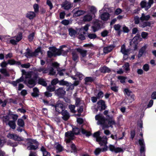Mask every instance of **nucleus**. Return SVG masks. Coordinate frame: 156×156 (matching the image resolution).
Here are the masks:
<instances>
[{
	"label": "nucleus",
	"mask_w": 156,
	"mask_h": 156,
	"mask_svg": "<svg viewBox=\"0 0 156 156\" xmlns=\"http://www.w3.org/2000/svg\"><path fill=\"white\" fill-rule=\"evenodd\" d=\"M55 93L59 97H61L65 94L66 91L62 88H59L55 91Z\"/></svg>",
	"instance_id": "nucleus-17"
},
{
	"label": "nucleus",
	"mask_w": 156,
	"mask_h": 156,
	"mask_svg": "<svg viewBox=\"0 0 156 156\" xmlns=\"http://www.w3.org/2000/svg\"><path fill=\"white\" fill-rule=\"evenodd\" d=\"M41 151L43 153V156H50V153L47 151L44 147L42 146L41 148Z\"/></svg>",
	"instance_id": "nucleus-31"
},
{
	"label": "nucleus",
	"mask_w": 156,
	"mask_h": 156,
	"mask_svg": "<svg viewBox=\"0 0 156 156\" xmlns=\"http://www.w3.org/2000/svg\"><path fill=\"white\" fill-rule=\"evenodd\" d=\"M38 83L39 84L44 86H46L47 85L45 81L43 79H40L39 80Z\"/></svg>",
	"instance_id": "nucleus-51"
},
{
	"label": "nucleus",
	"mask_w": 156,
	"mask_h": 156,
	"mask_svg": "<svg viewBox=\"0 0 156 156\" xmlns=\"http://www.w3.org/2000/svg\"><path fill=\"white\" fill-rule=\"evenodd\" d=\"M62 119L65 121L68 120L70 117L69 113L66 110L62 111Z\"/></svg>",
	"instance_id": "nucleus-20"
},
{
	"label": "nucleus",
	"mask_w": 156,
	"mask_h": 156,
	"mask_svg": "<svg viewBox=\"0 0 156 156\" xmlns=\"http://www.w3.org/2000/svg\"><path fill=\"white\" fill-rule=\"evenodd\" d=\"M38 75H35L32 78L24 80L25 83L30 88H32L36 85V80L37 79Z\"/></svg>",
	"instance_id": "nucleus-6"
},
{
	"label": "nucleus",
	"mask_w": 156,
	"mask_h": 156,
	"mask_svg": "<svg viewBox=\"0 0 156 156\" xmlns=\"http://www.w3.org/2000/svg\"><path fill=\"white\" fill-rule=\"evenodd\" d=\"M60 48V49H57L58 55H65L71 50V47L69 46L63 45L61 46Z\"/></svg>",
	"instance_id": "nucleus-5"
},
{
	"label": "nucleus",
	"mask_w": 156,
	"mask_h": 156,
	"mask_svg": "<svg viewBox=\"0 0 156 156\" xmlns=\"http://www.w3.org/2000/svg\"><path fill=\"white\" fill-rule=\"evenodd\" d=\"M55 87L54 85H49L47 87V90L49 91L52 92L54 91L55 90Z\"/></svg>",
	"instance_id": "nucleus-52"
},
{
	"label": "nucleus",
	"mask_w": 156,
	"mask_h": 156,
	"mask_svg": "<svg viewBox=\"0 0 156 156\" xmlns=\"http://www.w3.org/2000/svg\"><path fill=\"white\" fill-rule=\"evenodd\" d=\"M147 47V45L145 44L140 48L138 54V57L139 58H140L142 56L143 54L145 51Z\"/></svg>",
	"instance_id": "nucleus-27"
},
{
	"label": "nucleus",
	"mask_w": 156,
	"mask_h": 156,
	"mask_svg": "<svg viewBox=\"0 0 156 156\" xmlns=\"http://www.w3.org/2000/svg\"><path fill=\"white\" fill-rule=\"evenodd\" d=\"M142 40V39L140 37V35H137L133 37L132 40L130 41V45H131L132 42H133V43L135 44L136 46L138 44L139 42L141 41Z\"/></svg>",
	"instance_id": "nucleus-14"
},
{
	"label": "nucleus",
	"mask_w": 156,
	"mask_h": 156,
	"mask_svg": "<svg viewBox=\"0 0 156 156\" xmlns=\"http://www.w3.org/2000/svg\"><path fill=\"white\" fill-rule=\"evenodd\" d=\"M56 148L59 152L61 151L62 150V147L59 144H57L56 145Z\"/></svg>",
	"instance_id": "nucleus-59"
},
{
	"label": "nucleus",
	"mask_w": 156,
	"mask_h": 156,
	"mask_svg": "<svg viewBox=\"0 0 156 156\" xmlns=\"http://www.w3.org/2000/svg\"><path fill=\"white\" fill-rule=\"evenodd\" d=\"M69 35L73 37H74L77 33L76 31L72 28H69Z\"/></svg>",
	"instance_id": "nucleus-40"
},
{
	"label": "nucleus",
	"mask_w": 156,
	"mask_h": 156,
	"mask_svg": "<svg viewBox=\"0 0 156 156\" xmlns=\"http://www.w3.org/2000/svg\"><path fill=\"white\" fill-rule=\"evenodd\" d=\"M33 8L34 9L35 12H37L39 11V6L37 4H35L33 5Z\"/></svg>",
	"instance_id": "nucleus-56"
},
{
	"label": "nucleus",
	"mask_w": 156,
	"mask_h": 156,
	"mask_svg": "<svg viewBox=\"0 0 156 156\" xmlns=\"http://www.w3.org/2000/svg\"><path fill=\"white\" fill-rule=\"evenodd\" d=\"M129 49H126L125 46L124 44H123L122 45L121 51L123 54L129 53Z\"/></svg>",
	"instance_id": "nucleus-37"
},
{
	"label": "nucleus",
	"mask_w": 156,
	"mask_h": 156,
	"mask_svg": "<svg viewBox=\"0 0 156 156\" xmlns=\"http://www.w3.org/2000/svg\"><path fill=\"white\" fill-rule=\"evenodd\" d=\"M6 36L4 37L5 39H6V42L8 43H10L13 45H15L19 42L23 38L22 34L20 32L16 36L12 37L9 41L7 39Z\"/></svg>",
	"instance_id": "nucleus-3"
},
{
	"label": "nucleus",
	"mask_w": 156,
	"mask_h": 156,
	"mask_svg": "<svg viewBox=\"0 0 156 156\" xmlns=\"http://www.w3.org/2000/svg\"><path fill=\"white\" fill-rule=\"evenodd\" d=\"M55 110L59 113L62 112L64 111V106L63 105L60 103L58 102L55 106Z\"/></svg>",
	"instance_id": "nucleus-15"
},
{
	"label": "nucleus",
	"mask_w": 156,
	"mask_h": 156,
	"mask_svg": "<svg viewBox=\"0 0 156 156\" xmlns=\"http://www.w3.org/2000/svg\"><path fill=\"white\" fill-rule=\"evenodd\" d=\"M134 23L136 24H140V18L138 16H136L134 17Z\"/></svg>",
	"instance_id": "nucleus-55"
},
{
	"label": "nucleus",
	"mask_w": 156,
	"mask_h": 156,
	"mask_svg": "<svg viewBox=\"0 0 156 156\" xmlns=\"http://www.w3.org/2000/svg\"><path fill=\"white\" fill-rule=\"evenodd\" d=\"M90 10L91 12L94 14L97 12L96 8L94 6H91L90 8Z\"/></svg>",
	"instance_id": "nucleus-63"
},
{
	"label": "nucleus",
	"mask_w": 156,
	"mask_h": 156,
	"mask_svg": "<svg viewBox=\"0 0 156 156\" xmlns=\"http://www.w3.org/2000/svg\"><path fill=\"white\" fill-rule=\"evenodd\" d=\"M36 16L35 12L32 11L28 12L26 15L27 17L30 20L33 19Z\"/></svg>",
	"instance_id": "nucleus-25"
},
{
	"label": "nucleus",
	"mask_w": 156,
	"mask_h": 156,
	"mask_svg": "<svg viewBox=\"0 0 156 156\" xmlns=\"http://www.w3.org/2000/svg\"><path fill=\"white\" fill-rule=\"evenodd\" d=\"M7 145H9L12 147H16L17 146L18 144L17 142H12L10 140H9L7 142Z\"/></svg>",
	"instance_id": "nucleus-47"
},
{
	"label": "nucleus",
	"mask_w": 156,
	"mask_h": 156,
	"mask_svg": "<svg viewBox=\"0 0 156 156\" xmlns=\"http://www.w3.org/2000/svg\"><path fill=\"white\" fill-rule=\"evenodd\" d=\"M39 90L38 88L35 87L33 89V92L31 94V95L34 97H37L39 95Z\"/></svg>",
	"instance_id": "nucleus-38"
},
{
	"label": "nucleus",
	"mask_w": 156,
	"mask_h": 156,
	"mask_svg": "<svg viewBox=\"0 0 156 156\" xmlns=\"http://www.w3.org/2000/svg\"><path fill=\"white\" fill-rule=\"evenodd\" d=\"M61 6L65 9L69 10L73 6V5L70 2L66 1L62 4Z\"/></svg>",
	"instance_id": "nucleus-18"
},
{
	"label": "nucleus",
	"mask_w": 156,
	"mask_h": 156,
	"mask_svg": "<svg viewBox=\"0 0 156 156\" xmlns=\"http://www.w3.org/2000/svg\"><path fill=\"white\" fill-rule=\"evenodd\" d=\"M110 17V14L108 12H104L101 15V18L104 21L108 20Z\"/></svg>",
	"instance_id": "nucleus-26"
},
{
	"label": "nucleus",
	"mask_w": 156,
	"mask_h": 156,
	"mask_svg": "<svg viewBox=\"0 0 156 156\" xmlns=\"http://www.w3.org/2000/svg\"><path fill=\"white\" fill-rule=\"evenodd\" d=\"M150 23L148 22L142 21L140 23L139 27L142 28H144L145 27L149 25Z\"/></svg>",
	"instance_id": "nucleus-43"
},
{
	"label": "nucleus",
	"mask_w": 156,
	"mask_h": 156,
	"mask_svg": "<svg viewBox=\"0 0 156 156\" xmlns=\"http://www.w3.org/2000/svg\"><path fill=\"white\" fill-rule=\"evenodd\" d=\"M108 147L107 146H106L104 147V148L101 149L98 148L96 149L94 151V153L96 155L98 154L101 152H104L107 150Z\"/></svg>",
	"instance_id": "nucleus-21"
},
{
	"label": "nucleus",
	"mask_w": 156,
	"mask_h": 156,
	"mask_svg": "<svg viewBox=\"0 0 156 156\" xmlns=\"http://www.w3.org/2000/svg\"><path fill=\"white\" fill-rule=\"evenodd\" d=\"M108 124L109 127H111L113 128L112 125L115 124V122L114 119L112 117H110L108 119Z\"/></svg>",
	"instance_id": "nucleus-30"
},
{
	"label": "nucleus",
	"mask_w": 156,
	"mask_h": 156,
	"mask_svg": "<svg viewBox=\"0 0 156 156\" xmlns=\"http://www.w3.org/2000/svg\"><path fill=\"white\" fill-rule=\"evenodd\" d=\"M153 0H149L147 3L145 1H142L140 4L142 8H145V10H147L151 7V5L153 4Z\"/></svg>",
	"instance_id": "nucleus-8"
},
{
	"label": "nucleus",
	"mask_w": 156,
	"mask_h": 156,
	"mask_svg": "<svg viewBox=\"0 0 156 156\" xmlns=\"http://www.w3.org/2000/svg\"><path fill=\"white\" fill-rule=\"evenodd\" d=\"M121 26L119 24H115L113 28L116 31H119Z\"/></svg>",
	"instance_id": "nucleus-58"
},
{
	"label": "nucleus",
	"mask_w": 156,
	"mask_h": 156,
	"mask_svg": "<svg viewBox=\"0 0 156 156\" xmlns=\"http://www.w3.org/2000/svg\"><path fill=\"white\" fill-rule=\"evenodd\" d=\"M114 48L113 45H111L105 47L103 48V52L105 54H107L111 51Z\"/></svg>",
	"instance_id": "nucleus-24"
},
{
	"label": "nucleus",
	"mask_w": 156,
	"mask_h": 156,
	"mask_svg": "<svg viewBox=\"0 0 156 156\" xmlns=\"http://www.w3.org/2000/svg\"><path fill=\"white\" fill-rule=\"evenodd\" d=\"M77 9V8H76L73 11L75 16H78L84 14L85 12L84 11L81 10H78Z\"/></svg>",
	"instance_id": "nucleus-19"
},
{
	"label": "nucleus",
	"mask_w": 156,
	"mask_h": 156,
	"mask_svg": "<svg viewBox=\"0 0 156 156\" xmlns=\"http://www.w3.org/2000/svg\"><path fill=\"white\" fill-rule=\"evenodd\" d=\"M100 70L101 72L103 73H109L110 71L109 68L106 66H104L101 68Z\"/></svg>",
	"instance_id": "nucleus-42"
},
{
	"label": "nucleus",
	"mask_w": 156,
	"mask_h": 156,
	"mask_svg": "<svg viewBox=\"0 0 156 156\" xmlns=\"http://www.w3.org/2000/svg\"><path fill=\"white\" fill-rule=\"evenodd\" d=\"M34 35V33H32L29 35L28 36V39L29 41H32L33 40Z\"/></svg>",
	"instance_id": "nucleus-62"
},
{
	"label": "nucleus",
	"mask_w": 156,
	"mask_h": 156,
	"mask_svg": "<svg viewBox=\"0 0 156 156\" xmlns=\"http://www.w3.org/2000/svg\"><path fill=\"white\" fill-rule=\"evenodd\" d=\"M139 143L140 146V153L142 154L141 156H145V145L144 140L143 137L141 139H139Z\"/></svg>",
	"instance_id": "nucleus-9"
},
{
	"label": "nucleus",
	"mask_w": 156,
	"mask_h": 156,
	"mask_svg": "<svg viewBox=\"0 0 156 156\" xmlns=\"http://www.w3.org/2000/svg\"><path fill=\"white\" fill-rule=\"evenodd\" d=\"M119 80H120V82L122 83H125V80L126 79V77L122 76H119L118 77Z\"/></svg>",
	"instance_id": "nucleus-53"
},
{
	"label": "nucleus",
	"mask_w": 156,
	"mask_h": 156,
	"mask_svg": "<svg viewBox=\"0 0 156 156\" xmlns=\"http://www.w3.org/2000/svg\"><path fill=\"white\" fill-rule=\"evenodd\" d=\"M17 124L19 126L23 127L24 126V122L22 119H19L17 121Z\"/></svg>",
	"instance_id": "nucleus-45"
},
{
	"label": "nucleus",
	"mask_w": 156,
	"mask_h": 156,
	"mask_svg": "<svg viewBox=\"0 0 156 156\" xmlns=\"http://www.w3.org/2000/svg\"><path fill=\"white\" fill-rule=\"evenodd\" d=\"M0 72L5 76H9L6 69L3 68L0 69Z\"/></svg>",
	"instance_id": "nucleus-41"
},
{
	"label": "nucleus",
	"mask_w": 156,
	"mask_h": 156,
	"mask_svg": "<svg viewBox=\"0 0 156 156\" xmlns=\"http://www.w3.org/2000/svg\"><path fill=\"white\" fill-rule=\"evenodd\" d=\"M97 104L99 106L101 107V111L104 110L106 108L105 102L103 100H100L98 101L97 102Z\"/></svg>",
	"instance_id": "nucleus-22"
},
{
	"label": "nucleus",
	"mask_w": 156,
	"mask_h": 156,
	"mask_svg": "<svg viewBox=\"0 0 156 156\" xmlns=\"http://www.w3.org/2000/svg\"><path fill=\"white\" fill-rule=\"evenodd\" d=\"M24 80V77L23 76L21 77L20 78L17 79L16 81H13L12 82V84L14 86H16L17 84L20 82H22Z\"/></svg>",
	"instance_id": "nucleus-33"
},
{
	"label": "nucleus",
	"mask_w": 156,
	"mask_h": 156,
	"mask_svg": "<svg viewBox=\"0 0 156 156\" xmlns=\"http://www.w3.org/2000/svg\"><path fill=\"white\" fill-rule=\"evenodd\" d=\"M150 18V16L149 15H146L145 14L143 13L141 14V16L140 18V19L141 21H147L149 20Z\"/></svg>",
	"instance_id": "nucleus-28"
},
{
	"label": "nucleus",
	"mask_w": 156,
	"mask_h": 156,
	"mask_svg": "<svg viewBox=\"0 0 156 156\" xmlns=\"http://www.w3.org/2000/svg\"><path fill=\"white\" fill-rule=\"evenodd\" d=\"M69 108L70 110V111L72 112L73 113L75 112L76 111L74 110L75 108V106L74 105H69Z\"/></svg>",
	"instance_id": "nucleus-60"
},
{
	"label": "nucleus",
	"mask_w": 156,
	"mask_h": 156,
	"mask_svg": "<svg viewBox=\"0 0 156 156\" xmlns=\"http://www.w3.org/2000/svg\"><path fill=\"white\" fill-rule=\"evenodd\" d=\"M107 140L108 139L105 136H104L102 137H100L97 138V141L99 142V144L101 146H104L105 147L107 146Z\"/></svg>",
	"instance_id": "nucleus-10"
},
{
	"label": "nucleus",
	"mask_w": 156,
	"mask_h": 156,
	"mask_svg": "<svg viewBox=\"0 0 156 156\" xmlns=\"http://www.w3.org/2000/svg\"><path fill=\"white\" fill-rule=\"evenodd\" d=\"M80 131V130L78 128L75 127L73 128L72 133L69 131L65 133V140L67 143H69L71 140L73 139L74 135L78 134Z\"/></svg>",
	"instance_id": "nucleus-1"
},
{
	"label": "nucleus",
	"mask_w": 156,
	"mask_h": 156,
	"mask_svg": "<svg viewBox=\"0 0 156 156\" xmlns=\"http://www.w3.org/2000/svg\"><path fill=\"white\" fill-rule=\"evenodd\" d=\"M59 83V85H67L68 84V83L67 81L63 80L60 81Z\"/></svg>",
	"instance_id": "nucleus-61"
},
{
	"label": "nucleus",
	"mask_w": 156,
	"mask_h": 156,
	"mask_svg": "<svg viewBox=\"0 0 156 156\" xmlns=\"http://www.w3.org/2000/svg\"><path fill=\"white\" fill-rule=\"evenodd\" d=\"M143 69L146 72L148 71L149 69V66L148 64H146L143 67Z\"/></svg>",
	"instance_id": "nucleus-57"
},
{
	"label": "nucleus",
	"mask_w": 156,
	"mask_h": 156,
	"mask_svg": "<svg viewBox=\"0 0 156 156\" xmlns=\"http://www.w3.org/2000/svg\"><path fill=\"white\" fill-rule=\"evenodd\" d=\"M87 37L90 39H95L97 36L95 34L88 33Z\"/></svg>",
	"instance_id": "nucleus-49"
},
{
	"label": "nucleus",
	"mask_w": 156,
	"mask_h": 156,
	"mask_svg": "<svg viewBox=\"0 0 156 156\" xmlns=\"http://www.w3.org/2000/svg\"><path fill=\"white\" fill-rule=\"evenodd\" d=\"M27 51L24 53L25 55L27 58H30L31 57L35 56L38 55L39 53L42 54L41 51V48H38L34 52H32L30 50L29 48H27L26 50Z\"/></svg>",
	"instance_id": "nucleus-4"
},
{
	"label": "nucleus",
	"mask_w": 156,
	"mask_h": 156,
	"mask_svg": "<svg viewBox=\"0 0 156 156\" xmlns=\"http://www.w3.org/2000/svg\"><path fill=\"white\" fill-rule=\"evenodd\" d=\"M49 50L50 51H48V55L49 57L57 55V49L55 47L50 48Z\"/></svg>",
	"instance_id": "nucleus-12"
},
{
	"label": "nucleus",
	"mask_w": 156,
	"mask_h": 156,
	"mask_svg": "<svg viewBox=\"0 0 156 156\" xmlns=\"http://www.w3.org/2000/svg\"><path fill=\"white\" fill-rule=\"evenodd\" d=\"M8 63L10 65H13L14 64L20 65V63L18 62H16L14 59H12L8 61Z\"/></svg>",
	"instance_id": "nucleus-46"
},
{
	"label": "nucleus",
	"mask_w": 156,
	"mask_h": 156,
	"mask_svg": "<svg viewBox=\"0 0 156 156\" xmlns=\"http://www.w3.org/2000/svg\"><path fill=\"white\" fill-rule=\"evenodd\" d=\"M100 25L98 22H96L94 23V25L92 27L93 31L94 32L97 31L99 28Z\"/></svg>",
	"instance_id": "nucleus-35"
},
{
	"label": "nucleus",
	"mask_w": 156,
	"mask_h": 156,
	"mask_svg": "<svg viewBox=\"0 0 156 156\" xmlns=\"http://www.w3.org/2000/svg\"><path fill=\"white\" fill-rule=\"evenodd\" d=\"M81 130L82 133L85 135L87 137H88L91 135V133L89 131H87L83 128H82Z\"/></svg>",
	"instance_id": "nucleus-44"
},
{
	"label": "nucleus",
	"mask_w": 156,
	"mask_h": 156,
	"mask_svg": "<svg viewBox=\"0 0 156 156\" xmlns=\"http://www.w3.org/2000/svg\"><path fill=\"white\" fill-rule=\"evenodd\" d=\"M9 126L12 129H14L16 128V125L15 122L13 121H9L7 123Z\"/></svg>",
	"instance_id": "nucleus-39"
},
{
	"label": "nucleus",
	"mask_w": 156,
	"mask_h": 156,
	"mask_svg": "<svg viewBox=\"0 0 156 156\" xmlns=\"http://www.w3.org/2000/svg\"><path fill=\"white\" fill-rule=\"evenodd\" d=\"M92 19V16L90 15L87 14L85 15L83 18V20L84 22H89Z\"/></svg>",
	"instance_id": "nucleus-34"
},
{
	"label": "nucleus",
	"mask_w": 156,
	"mask_h": 156,
	"mask_svg": "<svg viewBox=\"0 0 156 156\" xmlns=\"http://www.w3.org/2000/svg\"><path fill=\"white\" fill-rule=\"evenodd\" d=\"M108 33L109 32L108 30H105L101 32V36L103 37H105L108 36Z\"/></svg>",
	"instance_id": "nucleus-54"
},
{
	"label": "nucleus",
	"mask_w": 156,
	"mask_h": 156,
	"mask_svg": "<svg viewBox=\"0 0 156 156\" xmlns=\"http://www.w3.org/2000/svg\"><path fill=\"white\" fill-rule=\"evenodd\" d=\"M122 12V10L119 9L118 8L116 9L115 12V14L116 15H118L121 13Z\"/></svg>",
	"instance_id": "nucleus-64"
},
{
	"label": "nucleus",
	"mask_w": 156,
	"mask_h": 156,
	"mask_svg": "<svg viewBox=\"0 0 156 156\" xmlns=\"http://www.w3.org/2000/svg\"><path fill=\"white\" fill-rule=\"evenodd\" d=\"M7 137L9 139H13L15 140L20 141L23 140L21 137L15 133H9L7 135Z\"/></svg>",
	"instance_id": "nucleus-13"
},
{
	"label": "nucleus",
	"mask_w": 156,
	"mask_h": 156,
	"mask_svg": "<svg viewBox=\"0 0 156 156\" xmlns=\"http://www.w3.org/2000/svg\"><path fill=\"white\" fill-rule=\"evenodd\" d=\"M72 55L73 59L74 61H76L78 58V56L77 53L74 51L72 52Z\"/></svg>",
	"instance_id": "nucleus-48"
},
{
	"label": "nucleus",
	"mask_w": 156,
	"mask_h": 156,
	"mask_svg": "<svg viewBox=\"0 0 156 156\" xmlns=\"http://www.w3.org/2000/svg\"><path fill=\"white\" fill-rule=\"evenodd\" d=\"M39 72H42L43 73H46L48 72V69L43 67H41L34 70Z\"/></svg>",
	"instance_id": "nucleus-23"
},
{
	"label": "nucleus",
	"mask_w": 156,
	"mask_h": 156,
	"mask_svg": "<svg viewBox=\"0 0 156 156\" xmlns=\"http://www.w3.org/2000/svg\"><path fill=\"white\" fill-rule=\"evenodd\" d=\"M34 141L31 139H29L27 143V149L28 150H35L37 148V145H33Z\"/></svg>",
	"instance_id": "nucleus-11"
},
{
	"label": "nucleus",
	"mask_w": 156,
	"mask_h": 156,
	"mask_svg": "<svg viewBox=\"0 0 156 156\" xmlns=\"http://www.w3.org/2000/svg\"><path fill=\"white\" fill-rule=\"evenodd\" d=\"M21 71L22 75L25 76V80L31 79L32 77H33L35 75H38L37 74L34 72H27L24 70H22Z\"/></svg>",
	"instance_id": "nucleus-7"
},
{
	"label": "nucleus",
	"mask_w": 156,
	"mask_h": 156,
	"mask_svg": "<svg viewBox=\"0 0 156 156\" xmlns=\"http://www.w3.org/2000/svg\"><path fill=\"white\" fill-rule=\"evenodd\" d=\"M1 119L2 120L3 122L6 123V125H7L8 122L10 119L9 115H7L3 116L2 117H1Z\"/></svg>",
	"instance_id": "nucleus-32"
},
{
	"label": "nucleus",
	"mask_w": 156,
	"mask_h": 156,
	"mask_svg": "<svg viewBox=\"0 0 156 156\" xmlns=\"http://www.w3.org/2000/svg\"><path fill=\"white\" fill-rule=\"evenodd\" d=\"M148 34L147 32H143L141 33V36L144 39H147L148 38Z\"/></svg>",
	"instance_id": "nucleus-50"
},
{
	"label": "nucleus",
	"mask_w": 156,
	"mask_h": 156,
	"mask_svg": "<svg viewBox=\"0 0 156 156\" xmlns=\"http://www.w3.org/2000/svg\"><path fill=\"white\" fill-rule=\"evenodd\" d=\"M108 147L110 151H114L116 153L123 151V150L122 148L119 147L115 148L114 146L112 145H110Z\"/></svg>",
	"instance_id": "nucleus-16"
},
{
	"label": "nucleus",
	"mask_w": 156,
	"mask_h": 156,
	"mask_svg": "<svg viewBox=\"0 0 156 156\" xmlns=\"http://www.w3.org/2000/svg\"><path fill=\"white\" fill-rule=\"evenodd\" d=\"M77 51L80 53L83 57L86 56L87 51V50H83L80 48H77L76 49Z\"/></svg>",
	"instance_id": "nucleus-29"
},
{
	"label": "nucleus",
	"mask_w": 156,
	"mask_h": 156,
	"mask_svg": "<svg viewBox=\"0 0 156 156\" xmlns=\"http://www.w3.org/2000/svg\"><path fill=\"white\" fill-rule=\"evenodd\" d=\"M85 81V83L86 84H89L90 83L93 82L94 80L93 78L91 77H86L84 79Z\"/></svg>",
	"instance_id": "nucleus-36"
},
{
	"label": "nucleus",
	"mask_w": 156,
	"mask_h": 156,
	"mask_svg": "<svg viewBox=\"0 0 156 156\" xmlns=\"http://www.w3.org/2000/svg\"><path fill=\"white\" fill-rule=\"evenodd\" d=\"M95 119L98 121V125H101L103 129L109 127L108 126L107 124L106 119L104 116L101 114H98L95 116Z\"/></svg>",
	"instance_id": "nucleus-2"
}]
</instances>
